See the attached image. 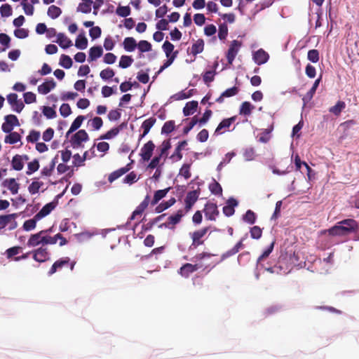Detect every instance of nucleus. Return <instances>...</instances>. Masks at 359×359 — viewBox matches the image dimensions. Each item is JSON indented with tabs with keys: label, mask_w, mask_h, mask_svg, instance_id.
Instances as JSON below:
<instances>
[{
	"label": "nucleus",
	"mask_w": 359,
	"mask_h": 359,
	"mask_svg": "<svg viewBox=\"0 0 359 359\" xmlns=\"http://www.w3.org/2000/svg\"><path fill=\"white\" fill-rule=\"evenodd\" d=\"M287 250L288 248H285L284 250L281 249L277 266H275V269L279 268L285 274L290 271L292 266H299L304 262V256L300 248Z\"/></svg>",
	"instance_id": "obj_1"
},
{
	"label": "nucleus",
	"mask_w": 359,
	"mask_h": 359,
	"mask_svg": "<svg viewBox=\"0 0 359 359\" xmlns=\"http://www.w3.org/2000/svg\"><path fill=\"white\" fill-rule=\"evenodd\" d=\"M215 255H210V254H200L199 255L196 256V259H201V263L199 264H185L183 265L180 269V273L185 277L187 278L190 273L197 271L198 269L205 266V268L208 267H214L217 264H218L222 259H215L214 260L209 261L208 259L215 257Z\"/></svg>",
	"instance_id": "obj_2"
},
{
	"label": "nucleus",
	"mask_w": 359,
	"mask_h": 359,
	"mask_svg": "<svg viewBox=\"0 0 359 359\" xmlns=\"http://www.w3.org/2000/svg\"><path fill=\"white\" fill-rule=\"evenodd\" d=\"M358 229L357 222L352 219H347L337 222L326 232L334 238H343L355 231Z\"/></svg>",
	"instance_id": "obj_3"
},
{
	"label": "nucleus",
	"mask_w": 359,
	"mask_h": 359,
	"mask_svg": "<svg viewBox=\"0 0 359 359\" xmlns=\"http://www.w3.org/2000/svg\"><path fill=\"white\" fill-rule=\"evenodd\" d=\"M88 135L85 130H79L70 139V143L74 148L83 147V143L88 141Z\"/></svg>",
	"instance_id": "obj_4"
},
{
	"label": "nucleus",
	"mask_w": 359,
	"mask_h": 359,
	"mask_svg": "<svg viewBox=\"0 0 359 359\" xmlns=\"http://www.w3.org/2000/svg\"><path fill=\"white\" fill-rule=\"evenodd\" d=\"M5 121L1 126V129L4 133H10L15 126H19L20 123L15 115H8L4 118Z\"/></svg>",
	"instance_id": "obj_5"
},
{
	"label": "nucleus",
	"mask_w": 359,
	"mask_h": 359,
	"mask_svg": "<svg viewBox=\"0 0 359 359\" xmlns=\"http://www.w3.org/2000/svg\"><path fill=\"white\" fill-rule=\"evenodd\" d=\"M16 217L17 214L15 213L0 215V228L8 226L9 229H14L17 226Z\"/></svg>",
	"instance_id": "obj_6"
},
{
	"label": "nucleus",
	"mask_w": 359,
	"mask_h": 359,
	"mask_svg": "<svg viewBox=\"0 0 359 359\" xmlns=\"http://www.w3.org/2000/svg\"><path fill=\"white\" fill-rule=\"evenodd\" d=\"M241 47V43L237 40H233L229 45V50L226 53V58L228 62L231 65L234 60L236 55L238 54L240 48Z\"/></svg>",
	"instance_id": "obj_7"
},
{
	"label": "nucleus",
	"mask_w": 359,
	"mask_h": 359,
	"mask_svg": "<svg viewBox=\"0 0 359 359\" xmlns=\"http://www.w3.org/2000/svg\"><path fill=\"white\" fill-rule=\"evenodd\" d=\"M57 205V201H52L46 204L36 215V219H42L46 216L49 215L53 210L55 209Z\"/></svg>",
	"instance_id": "obj_8"
},
{
	"label": "nucleus",
	"mask_w": 359,
	"mask_h": 359,
	"mask_svg": "<svg viewBox=\"0 0 359 359\" xmlns=\"http://www.w3.org/2000/svg\"><path fill=\"white\" fill-rule=\"evenodd\" d=\"M7 101L11 104L13 111L20 112L24 108L22 102L18 99V95L15 93H11L7 96Z\"/></svg>",
	"instance_id": "obj_9"
},
{
	"label": "nucleus",
	"mask_w": 359,
	"mask_h": 359,
	"mask_svg": "<svg viewBox=\"0 0 359 359\" xmlns=\"http://www.w3.org/2000/svg\"><path fill=\"white\" fill-rule=\"evenodd\" d=\"M184 216L183 210H180L176 213L170 216L168 221L163 225L169 229H173L175 224H178Z\"/></svg>",
	"instance_id": "obj_10"
},
{
	"label": "nucleus",
	"mask_w": 359,
	"mask_h": 359,
	"mask_svg": "<svg viewBox=\"0 0 359 359\" xmlns=\"http://www.w3.org/2000/svg\"><path fill=\"white\" fill-rule=\"evenodd\" d=\"M235 117H231L229 118L224 119L217 127L215 131V134L222 135L226 131L229 130V127L235 121Z\"/></svg>",
	"instance_id": "obj_11"
},
{
	"label": "nucleus",
	"mask_w": 359,
	"mask_h": 359,
	"mask_svg": "<svg viewBox=\"0 0 359 359\" xmlns=\"http://www.w3.org/2000/svg\"><path fill=\"white\" fill-rule=\"evenodd\" d=\"M28 160L26 155H15L13 157L11 165L14 170L20 171L22 170L25 162Z\"/></svg>",
	"instance_id": "obj_12"
},
{
	"label": "nucleus",
	"mask_w": 359,
	"mask_h": 359,
	"mask_svg": "<svg viewBox=\"0 0 359 359\" xmlns=\"http://www.w3.org/2000/svg\"><path fill=\"white\" fill-rule=\"evenodd\" d=\"M56 86V83L53 79L46 80L44 83L38 86V92L42 95H46L53 90Z\"/></svg>",
	"instance_id": "obj_13"
},
{
	"label": "nucleus",
	"mask_w": 359,
	"mask_h": 359,
	"mask_svg": "<svg viewBox=\"0 0 359 359\" xmlns=\"http://www.w3.org/2000/svg\"><path fill=\"white\" fill-rule=\"evenodd\" d=\"M269 54L263 49H259L253 53V60L258 65L266 63L269 60Z\"/></svg>",
	"instance_id": "obj_14"
},
{
	"label": "nucleus",
	"mask_w": 359,
	"mask_h": 359,
	"mask_svg": "<svg viewBox=\"0 0 359 359\" xmlns=\"http://www.w3.org/2000/svg\"><path fill=\"white\" fill-rule=\"evenodd\" d=\"M60 241V245H66V239L64 238L60 234L57 233L54 236H48L44 234V245H55L57 243V241Z\"/></svg>",
	"instance_id": "obj_15"
},
{
	"label": "nucleus",
	"mask_w": 359,
	"mask_h": 359,
	"mask_svg": "<svg viewBox=\"0 0 359 359\" xmlns=\"http://www.w3.org/2000/svg\"><path fill=\"white\" fill-rule=\"evenodd\" d=\"M154 144L149 141L146 143L141 149V156L144 161H149L154 149Z\"/></svg>",
	"instance_id": "obj_16"
},
{
	"label": "nucleus",
	"mask_w": 359,
	"mask_h": 359,
	"mask_svg": "<svg viewBox=\"0 0 359 359\" xmlns=\"http://www.w3.org/2000/svg\"><path fill=\"white\" fill-rule=\"evenodd\" d=\"M204 211L205 217L210 220H215L218 215L217 207L215 203L206 204Z\"/></svg>",
	"instance_id": "obj_17"
},
{
	"label": "nucleus",
	"mask_w": 359,
	"mask_h": 359,
	"mask_svg": "<svg viewBox=\"0 0 359 359\" xmlns=\"http://www.w3.org/2000/svg\"><path fill=\"white\" fill-rule=\"evenodd\" d=\"M62 48L66 49L72 46V41L62 33L57 34V39L55 41Z\"/></svg>",
	"instance_id": "obj_18"
},
{
	"label": "nucleus",
	"mask_w": 359,
	"mask_h": 359,
	"mask_svg": "<svg viewBox=\"0 0 359 359\" xmlns=\"http://www.w3.org/2000/svg\"><path fill=\"white\" fill-rule=\"evenodd\" d=\"M200 192L198 190L189 191L185 199L186 208L190 209L198 198Z\"/></svg>",
	"instance_id": "obj_19"
},
{
	"label": "nucleus",
	"mask_w": 359,
	"mask_h": 359,
	"mask_svg": "<svg viewBox=\"0 0 359 359\" xmlns=\"http://www.w3.org/2000/svg\"><path fill=\"white\" fill-rule=\"evenodd\" d=\"M162 48L167 58H171L172 57H174V59L176 58L177 55V51H173L175 46L170 42L165 41L163 44Z\"/></svg>",
	"instance_id": "obj_20"
},
{
	"label": "nucleus",
	"mask_w": 359,
	"mask_h": 359,
	"mask_svg": "<svg viewBox=\"0 0 359 359\" xmlns=\"http://www.w3.org/2000/svg\"><path fill=\"white\" fill-rule=\"evenodd\" d=\"M238 205V202L236 199L231 198H229L226 205L223 208V212L225 215L229 217L234 214V208Z\"/></svg>",
	"instance_id": "obj_21"
},
{
	"label": "nucleus",
	"mask_w": 359,
	"mask_h": 359,
	"mask_svg": "<svg viewBox=\"0 0 359 359\" xmlns=\"http://www.w3.org/2000/svg\"><path fill=\"white\" fill-rule=\"evenodd\" d=\"M208 229H203L194 232L191 236L193 241V245H200L203 244L202 238L206 234Z\"/></svg>",
	"instance_id": "obj_22"
},
{
	"label": "nucleus",
	"mask_w": 359,
	"mask_h": 359,
	"mask_svg": "<svg viewBox=\"0 0 359 359\" xmlns=\"http://www.w3.org/2000/svg\"><path fill=\"white\" fill-rule=\"evenodd\" d=\"M320 82V78L316 79L311 88V90L304 96L302 98L303 102H304V107L306 105V104L311 100L313 98L317 88L319 86V83Z\"/></svg>",
	"instance_id": "obj_23"
},
{
	"label": "nucleus",
	"mask_w": 359,
	"mask_h": 359,
	"mask_svg": "<svg viewBox=\"0 0 359 359\" xmlns=\"http://www.w3.org/2000/svg\"><path fill=\"white\" fill-rule=\"evenodd\" d=\"M4 137V142L6 144H14L21 141V135L17 132L7 133Z\"/></svg>",
	"instance_id": "obj_24"
},
{
	"label": "nucleus",
	"mask_w": 359,
	"mask_h": 359,
	"mask_svg": "<svg viewBox=\"0 0 359 359\" xmlns=\"http://www.w3.org/2000/svg\"><path fill=\"white\" fill-rule=\"evenodd\" d=\"M43 182L37 179H34L28 187V191L30 194L35 195L39 193L40 189L43 188Z\"/></svg>",
	"instance_id": "obj_25"
},
{
	"label": "nucleus",
	"mask_w": 359,
	"mask_h": 359,
	"mask_svg": "<svg viewBox=\"0 0 359 359\" xmlns=\"http://www.w3.org/2000/svg\"><path fill=\"white\" fill-rule=\"evenodd\" d=\"M198 104L197 101L188 102L183 109L184 115L188 116L194 114L197 110Z\"/></svg>",
	"instance_id": "obj_26"
},
{
	"label": "nucleus",
	"mask_w": 359,
	"mask_h": 359,
	"mask_svg": "<svg viewBox=\"0 0 359 359\" xmlns=\"http://www.w3.org/2000/svg\"><path fill=\"white\" fill-rule=\"evenodd\" d=\"M5 185L12 194L15 195L18 193L20 184L14 178L6 180L5 181Z\"/></svg>",
	"instance_id": "obj_27"
},
{
	"label": "nucleus",
	"mask_w": 359,
	"mask_h": 359,
	"mask_svg": "<svg viewBox=\"0 0 359 359\" xmlns=\"http://www.w3.org/2000/svg\"><path fill=\"white\" fill-rule=\"evenodd\" d=\"M124 49L127 52H133L137 46L136 40L133 37H126L123 42Z\"/></svg>",
	"instance_id": "obj_28"
},
{
	"label": "nucleus",
	"mask_w": 359,
	"mask_h": 359,
	"mask_svg": "<svg viewBox=\"0 0 359 359\" xmlns=\"http://www.w3.org/2000/svg\"><path fill=\"white\" fill-rule=\"evenodd\" d=\"M103 53V50L101 46H93L89 50V62L94 61L101 57Z\"/></svg>",
	"instance_id": "obj_29"
},
{
	"label": "nucleus",
	"mask_w": 359,
	"mask_h": 359,
	"mask_svg": "<svg viewBox=\"0 0 359 359\" xmlns=\"http://www.w3.org/2000/svg\"><path fill=\"white\" fill-rule=\"evenodd\" d=\"M44 234L45 232L41 231L39 233L32 236L29 240V244L30 245H44Z\"/></svg>",
	"instance_id": "obj_30"
},
{
	"label": "nucleus",
	"mask_w": 359,
	"mask_h": 359,
	"mask_svg": "<svg viewBox=\"0 0 359 359\" xmlns=\"http://www.w3.org/2000/svg\"><path fill=\"white\" fill-rule=\"evenodd\" d=\"M47 257L48 252H46V248H38L33 254V258L39 262L46 261Z\"/></svg>",
	"instance_id": "obj_31"
},
{
	"label": "nucleus",
	"mask_w": 359,
	"mask_h": 359,
	"mask_svg": "<svg viewBox=\"0 0 359 359\" xmlns=\"http://www.w3.org/2000/svg\"><path fill=\"white\" fill-rule=\"evenodd\" d=\"M92 5V0H82L77 7V11L83 13H88L91 11Z\"/></svg>",
	"instance_id": "obj_32"
},
{
	"label": "nucleus",
	"mask_w": 359,
	"mask_h": 359,
	"mask_svg": "<svg viewBox=\"0 0 359 359\" xmlns=\"http://www.w3.org/2000/svg\"><path fill=\"white\" fill-rule=\"evenodd\" d=\"M85 118H86L84 116H77L75 118V120L72 122L69 130L67 133V135H69L70 133H73L74 131L76 130L79 128H80Z\"/></svg>",
	"instance_id": "obj_33"
},
{
	"label": "nucleus",
	"mask_w": 359,
	"mask_h": 359,
	"mask_svg": "<svg viewBox=\"0 0 359 359\" xmlns=\"http://www.w3.org/2000/svg\"><path fill=\"white\" fill-rule=\"evenodd\" d=\"M176 201L175 198H171L167 201H164L161 203H160L158 205L156 208V212L158 213L162 212L163 211L167 210L172 205H173L175 203Z\"/></svg>",
	"instance_id": "obj_34"
},
{
	"label": "nucleus",
	"mask_w": 359,
	"mask_h": 359,
	"mask_svg": "<svg viewBox=\"0 0 359 359\" xmlns=\"http://www.w3.org/2000/svg\"><path fill=\"white\" fill-rule=\"evenodd\" d=\"M204 41L203 39H198L191 46V52L193 55H196L203 51Z\"/></svg>",
	"instance_id": "obj_35"
},
{
	"label": "nucleus",
	"mask_w": 359,
	"mask_h": 359,
	"mask_svg": "<svg viewBox=\"0 0 359 359\" xmlns=\"http://www.w3.org/2000/svg\"><path fill=\"white\" fill-rule=\"evenodd\" d=\"M69 259L68 258H65V259H59L57 261H56L52 266V267L50 268L48 273L50 275H52L54 273L56 272L57 269H60L62 268L63 266L65 265H67L69 264Z\"/></svg>",
	"instance_id": "obj_36"
},
{
	"label": "nucleus",
	"mask_w": 359,
	"mask_h": 359,
	"mask_svg": "<svg viewBox=\"0 0 359 359\" xmlns=\"http://www.w3.org/2000/svg\"><path fill=\"white\" fill-rule=\"evenodd\" d=\"M191 96V90L186 92L184 90H182L179 93H177L170 97V101H177V100H182L189 98Z\"/></svg>",
	"instance_id": "obj_37"
},
{
	"label": "nucleus",
	"mask_w": 359,
	"mask_h": 359,
	"mask_svg": "<svg viewBox=\"0 0 359 359\" xmlns=\"http://www.w3.org/2000/svg\"><path fill=\"white\" fill-rule=\"evenodd\" d=\"M41 137V133L36 130H31L28 135L26 137V140L29 143H36Z\"/></svg>",
	"instance_id": "obj_38"
},
{
	"label": "nucleus",
	"mask_w": 359,
	"mask_h": 359,
	"mask_svg": "<svg viewBox=\"0 0 359 359\" xmlns=\"http://www.w3.org/2000/svg\"><path fill=\"white\" fill-rule=\"evenodd\" d=\"M75 46L81 50L86 49L88 46L87 38L84 35L79 34L75 41Z\"/></svg>",
	"instance_id": "obj_39"
},
{
	"label": "nucleus",
	"mask_w": 359,
	"mask_h": 359,
	"mask_svg": "<svg viewBox=\"0 0 359 359\" xmlns=\"http://www.w3.org/2000/svg\"><path fill=\"white\" fill-rule=\"evenodd\" d=\"M170 188H167L165 189L158 190L154 193V196L153 200L151 201L152 205H156L161 199L164 198L168 192L169 191Z\"/></svg>",
	"instance_id": "obj_40"
},
{
	"label": "nucleus",
	"mask_w": 359,
	"mask_h": 359,
	"mask_svg": "<svg viewBox=\"0 0 359 359\" xmlns=\"http://www.w3.org/2000/svg\"><path fill=\"white\" fill-rule=\"evenodd\" d=\"M238 93V88L236 87H233L226 90L224 92L222 93V95L217 99V102H222L223 101L224 97H230Z\"/></svg>",
	"instance_id": "obj_41"
},
{
	"label": "nucleus",
	"mask_w": 359,
	"mask_h": 359,
	"mask_svg": "<svg viewBox=\"0 0 359 359\" xmlns=\"http://www.w3.org/2000/svg\"><path fill=\"white\" fill-rule=\"evenodd\" d=\"M62 13L61 9L54 5L50 6L47 11L48 15L52 19H56Z\"/></svg>",
	"instance_id": "obj_42"
},
{
	"label": "nucleus",
	"mask_w": 359,
	"mask_h": 359,
	"mask_svg": "<svg viewBox=\"0 0 359 359\" xmlns=\"http://www.w3.org/2000/svg\"><path fill=\"white\" fill-rule=\"evenodd\" d=\"M88 125L95 130H98L101 128L103 125V122L101 118L95 117L88 121Z\"/></svg>",
	"instance_id": "obj_43"
},
{
	"label": "nucleus",
	"mask_w": 359,
	"mask_h": 359,
	"mask_svg": "<svg viewBox=\"0 0 359 359\" xmlns=\"http://www.w3.org/2000/svg\"><path fill=\"white\" fill-rule=\"evenodd\" d=\"M133 62V59L128 55H122L120 58L118 66L121 68L126 69L129 67Z\"/></svg>",
	"instance_id": "obj_44"
},
{
	"label": "nucleus",
	"mask_w": 359,
	"mask_h": 359,
	"mask_svg": "<svg viewBox=\"0 0 359 359\" xmlns=\"http://www.w3.org/2000/svg\"><path fill=\"white\" fill-rule=\"evenodd\" d=\"M72 58L67 55H62L60 59V65L65 69H69L72 66Z\"/></svg>",
	"instance_id": "obj_45"
},
{
	"label": "nucleus",
	"mask_w": 359,
	"mask_h": 359,
	"mask_svg": "<svg viewBox=\"0 0 359 359\" xmlns=\"http://www.w3.org/2000/svg\"><path fill=\"white\" fill-rule=\"evenodd\" d=\"M40 221L39 219H36V215L32 219L26 220L23 224V229L25 231H32L35 229L36 226V222Z\"/></svg>",
	"instance_id": "obj_46"
},
{
	"label": "nucleus",
	"mask_w": 359,
	"mask_h": 359,
	"mask_svg": "<svg viewBox=\"0 0 359 359\" xmlns=\"http://www.w3.org/2000/svg\"><path fill=\"white\" fill-rule=\"evenodd\" d=\"M39 168V163L38 160H34L30 161L27 164V170L26 172L27 175H30L34 172L37 171Z\"/></svg>",
	"instance_id": "obj_47"
},
{
	"label": "nucleus",
	"mask_w": 359,
	"mask_h": 359,
	"mask_svg": "<svg viewBox=\"0 0 359 359\" xmlns=\"http://www.w3.org/2000/svg\"><path fill=\"white\" fill-rule=\"evenodd\" d=\"M209 189L213 194H222V189L220 186V184L216 182L215 180H212V182L209 185Z\"/></svg>",
	"instance_id": "obj_48"
},
{
	"label": "nucleus",
	"mask_w": 359,
	"mask_h": 359,
	"mask_svg": "<svg viewBox=\"0 0 359 359\" xmlns=\"http://www.w3.org/2000/svg\"><path fill=\"white\" fill-rule=\"evenodd\" d=\"M138 50L141 53L149 52L151 50V45L149 42L145 40L140 41L137 46Z\"/></svg>",
	"instance_id": "obj_49"
},
{
	"label": "nucleus",
	"mask_w": 359,
	"mask_h": 359,
	"mask_svg": "<svg viewBox=\"0 0 359 359\" xmlns=\"http://www.w3.org/2000/svg\"><path fill=\"white\" fill-rule=\"evenodd\" d=\"M33 4H29L27 0H23L21 2V6H22V8L24 10V12L27 15H32L34 13V6L32 5Z\"/></svg>",
	"instance_id": "obj_50"
},
{
	"label": "nucleus",
	"mask_w": 359,
	"mask_h": 359,
	"mask_svg": "<svg viewBox=\"0 0 359 359\" xmlns=\"http://www.w3.org/2000/svg\"><path fill=\"white\" fill-rule=\"evenodd\" d=\"M0 13L1 17L3 18H7L11 16L12 15L11 6L8 4H3L0 7Z\"/></svg>",
	"instance_id": "obj_51"
},
{
	"label": "nucleus",
	"mask_w": 359,
	"mask_h": 359,
	"mask_svg": "<svg viewBox=\"0 0 359 359\" xmlns=\"http://www.w3.org/2000/svg\"><path fill=\"white\" fill-rule=\"evenodd\" d=\"M42 113L48 119L54 118L56 116V111L50 107H43Z\"/></svg>",
	"instance_id": "obj_52"
},
{
	"label": "nucleus",
	"mask_w": 359,
	"mask_h": 359,
	"mask_svg": "<svg viewBox=\"0 0 359 359\" xmlns=\"http://www.w3.org/2000/svg\"><path fill=\"white\" fill-rule=\"evenodd\" d=\"M115 73L111 68H106L100 73V76L103 80H108L114 76Z\"/></svg>",
	"instance_id": "obj_53"
},
{
	"label": "nucleus",
	"mask_w": 359,
	"mask_h": 359,
	"mask_svg": "<svg viewBox=\"0 0 359 359\" xmlns=\"http://www.w3.org/2000/svg\"><path fill=\"white\" fill-rule=\"evenodd\" d=\"M344 108L345 103L344 102L339 101L334 106L330 108V111L335 115H339Z\"/></svg>",
	"instance_id": "obj_54"
},
{
	"label": "nucleus",
	"mask_w": 359,
	"mask_h": 359,
	"mask_svg": "<svg viewBox=\"0 0 359 359\" xmlns=\"http://www.w3.org/2000/svg\"><path fill=\"white\" fill-rule=\"evenodd\" d=\"M253 106L248 102H244L241 107L240 114L248 115L251 113Z\"/></svg>",
	"instance_id": "obj_55"
},
{
	"label": "nucleus",
	"mask_w": 359,
	"mask_h": 359,
	"mask_svg": "<svg viewBox=\"0 0 359 359\" xmlns=\"http://www.w3.org/2000/svg\"><path fill=\"white\" fill-rule=\"evenodd\" d=\"M119 133V129L118 128H112L109 130L104 135L100 137L101 140H110L115 137Z\"/></svg>",
	"instance_id": "obj_56"
},
{
	"label": "nucleus",
	"mask_w": 359,
	"mask_h": 359,
	"mask_svg": "<svg viewBox=\"0 0 359 359\" xmlns=\"http://www.w3.org/2000/svg\"><path fill=\"white\" fill-rule=\"evenodd\" d=\"M97 150L101 153H102V156H104L109 149V145L106 142H100L95 144Z\"/></svg>",
	"instance_id": "obj_57"
},
{
	"label": "nucleus",
	"mask_w": 359,
	"mask_h": 359,
	"mask_svg": "<svg viewBox=\"0 0 359 359\" xmlns=\"http://www.w3.org/2000/svg\"><path fill=\"white\" fill-rule=\"evenodd\" d=\"M127 171H128V169L123 168H121V169L112 172L109 176V181L112 182L115 180L118 179L119 177L123 175L124 173H126Z\"/></svg>",
	"instance_id": "obj_58"
},
{
	"label": "nucleus",
	"mask_w": 359,
	"mask_h": 359,
	"mask_svg": "<svg viewBox=\"0 0 359 359\" xmlns=\"http://www.w3.org/2000/svg\"><path fill=\"white\" fill-rule=\"evenodd\" d=\"M54 134L55 131L53 128H47L42 134V139L43 142H50L53 139Z\"/></svg>",
	"instance_id": "obj_59"
},
{
	"label": "nucleus",
	"mask_w": 359,
	"mask_h": 359,
	"mask_svg": "<svg viewBox=\"0 0 359 359\" xmlns=\"http://www.w3.org/2000/svg\"><path fill=\"white\" fill-rule=\"evenodd\" d=\"M116 13L121 17H127L130 14V8L129 6H118Z\"/></svg>",
	"instance_id": "obj_60"
},
{
	"label": "nucleus",
	"mask_w": 359,
	"mask_h": 359,
	"mask_svg": "<svg viewBox=\"0 0 359 359\" xmlns=\"http://www.w3.org/2000/svg\"><path fill=\"white\" fill-rule=\"evenodd\" d=\"M14 35L18 39H25L29 35L28 29L25 28H18L14 31Z\"/></svg>",
	"instance_id": "obj_61"
},
{
	"label": "nucleus",
	"mask_w": 359,
	"mask_h": 359,
	"mask_svg": "<svg viewBox=\"0 0 359 359\" xmlns=\"http://www.w3.org/2000/svg\"><path fill=\"white\" fill-rule=\"evenodd\" d=\"M228 35V27L226 25L222 24L219 27L218 37L220 40H224Z\"/></svg>",
	"instance_id": "obj_62"
},
{
	"label": "nucleus",
	"mask_w": 359,
	"mask_h": 359,
	"mask_svg": "<svg viewBox=\"0 0 359 359\" xmlns=\"http://www.w3.org/2000/svg\"><path fill=\"white\" fill-rule=\"evenodd\" d=\"M60 113L62 116L67 117L72 113V109L68 104H62L60 107Z\"/></svg>",
	"instance_id": "obj_63"
},
{
	"label": "nucleus",
	"mask_w": 359,
	"mask_h": 359,
	"mask_svg": "<svg viewBox=\"0 0 359 359\" xmlns=\"http://www.w3.org/2000/svg\"><path fill=\"white\" fill-rule=\"evenodd\" d=\"M255 214L251 210H248L243 216V220L251 224L255 223Z\"/></svg>",
	"instance_id": "obj_64"
}]
</instances>
